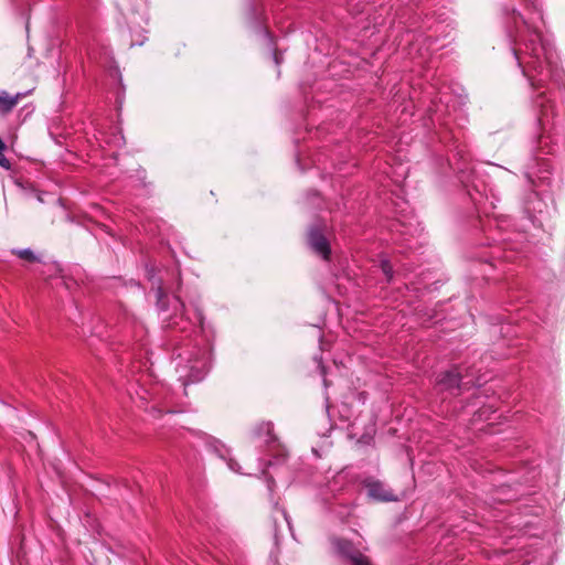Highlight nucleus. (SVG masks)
<instances>
[{"label": "nucleus", "mask_w": 565, "mask_h": 565, "mask_svg": "<svg viewBox=\"0 0 565 565\" xmlns=\"http://www.w3.org/2000/svg\"><path fill=\"white\" fill-rule=\"evenodd\" d=\"M470 376L469 367L454 366L452 369L439 374L437 384L445 391H449L452 394H459L462 390H468L475 385L472 379L463 381Z\"/></svg>", "instance_id": "nucleus-1"}, {"label": "nucleus", "mask_w": 565, "mask_h": 565, "mask_svg": "<svg viewBox=\"0 0 565 565\" xmlns=\"http://www.w3.org/2000/svg\"><path fill=\"white\" fill-rule=\"evenodd\" d=\"M326 232L327 225L324 223H315L308 227L306 242L316 254L328 260L331 255V248L326 237Z\"/></svg>", "instance_id": "nucleus-2"}, {"label": "nucleus", "mask_w": 565, "mask_h": 565, "mask_svg": "<svg viewBox=\"0 0 565 565\" xmlns=\"http://www.w3.org/2000/svg\"><path fill=\"white\" fill-rule=\"evenodd\" d=\"M148 279L151 284L150 286V295H153L156 305L159 310L166 311L169 308V299L163 287V277L162 275H157L153 273V269L149 270Z\"/></svg>", "instance_id": "nucleus-3"}, {"label": "nucleus", "mask_w": 565, "mask_h": 565, "mask_svg": "<svg viewBox=\"0 0 565 565\" xmlns=\"http://www.w3.org/2000/svg\"><path fill=\"white\" fill-rule=\"evenodd\" d=\"M365 487L367 489V495L375 501L390 502L397 500L393 491L386 489L381 481L367 480L365 481Z\"/></svg>", "instance_id": "nucleus-4"}, {"label": "nucleus", "mask_w": 565, "mask_h": 565, "mask_svg": "<svg viewBox=\"0 0 565 565\" xmlns=\"http://www.w3.org/2000/svg\"><path fill=\"white\" fill-rule=\"evenodd\" d=\"M22 96L24 95L20 93L15 96H10L6 90H0V113H10Z\"/></svg>", "instance_id": "nucleus-5"}, {"label": "nucleus", "mask_w": 565, "mask_h": 565, "mask_svg": "<svg viewBox=\"0 0 565 565\" xmlns=\"http://www.w3.org/2000/svg\"><path fill=\"white\" fill-rule=\"evenodd\" d=\"M337 548L339 554L348 561H351L354 556L358 555V553H360V551L355 548L351 542L345 540H340L337 543Z\"/></svg>", "instance_id": "nucleus-6"}, {"label": "nucleus", "mask_w": 565, "mask_h": 565, "mask_svg": "<svg viewBox=\"0 0 565 565\" xmlns=\"http://www.w3.org/2000/svg\"><path fill=\"white\" fill-rule=\"evenodd\" d=\"M14 253L18 255L19 258L28 260L30 263L39 260L38 256L30 248L19 249Z\"/></svg>", "instance_id": "nucleus-7"}, {"label": "nucleus", "mask_w": 565, "mask_h": 565, "mask_svg": "<svg viewBox=\"0 0 565 565\" xmlns=\"http://www.w3.org/2000/svg\"><path fill=\"white\" fill-rule=\"evenodd\" d=\"M352 565H371L370 559L364 556L361 552L358 553L356 556H354L351 561Z\"/></svg>", "instance_id": "nucleus-8"}, {"label": "nucleus", "mask_w": 565, "mask_h": 565, "mask_svg": "<svg viewBox=\"0 0 565 565\" xmlns=\"http://www.w3.org/2000/svg\"><path fill=\"white\" fill-rule=\"evenodd\" d=\"M381 268L384 273V275L387 277V279L390 280L392 277H393V267L392 265L390 264V262L387 260H384L382 262L381 264Z\"/></svg>", "instance_id": "nucleus-9"}, {"label": "nucleus", "mask_w": 565, "mask_h": 565, "mask_svg": "<svg viewBox=\"0 0 565 565\" xmlns=\"http://www.w3.org/2000/svg\"><path fill=\"white\" fill-rule=\"evenodd\" d=\"M266 427H267V435H268V439L266 441L268 444H275L277 441V438L274 435H271V427H273L271 424L268 423L266 425Z\"/></svg>", "instance_id": "nucleus-10"}, {"label": "nucleus", "mask_w": 565, "mask_h": 565, "mask_svg": "<svg viewBox=\"0 0 565 565\" xmlns=\"http://www.w3.org/2000/svg\"><path fill=\"white\" fill-rule=\"evenodd\" d=\"M175 299L179 301V303H180L181 308H183V307H184V303L180 300V298H179L178 296H175Z\"/></svg>", "instance_id": "nucleus-11"}]
</instances>
